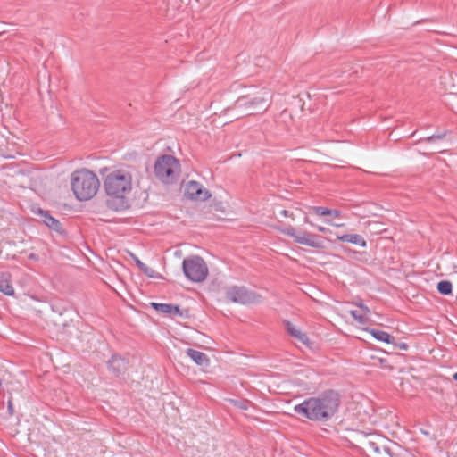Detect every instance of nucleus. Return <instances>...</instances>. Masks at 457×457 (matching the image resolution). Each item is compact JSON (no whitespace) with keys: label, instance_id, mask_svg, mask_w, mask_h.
<instances>
[{"label":"nucleus","instance_id":"obj_1","mask_svg":"<svg viewBox=\"0 0 457 457\" xmlns=\"http://www.w3.org/2000/svg\"><path fill=\"white\" fill-rule=\"evenodd\" d=\"M107 172L104 177V188L108 196L107 206L113 211H122L129 208L127 195L132 190V173L130 167H121L111 170L104 168L101 173Z\"/></svg>","mask_w":457,"mask_h":457},{"label":"nucleus","instance_id":"obj_2","mask_svg":"<svg viewBox=\"0 0 457 457\" xmlns=\"http://www.w3.org/2000/svg\"><path fill=\"white\" fill-rule=\"evenodd\" d=\"M341 404L338 392L328 389L316 397H310L302 403L295 406L294 411L298 415L312 421L326 422L337 411Z\"/></svg>","mask_w":457,"mask_h":457},{"label":"nucleus","instance_id":"obj_3","mask_svg":"<svg viewBox=\"0 0 457 457\" xmlns=\"http://www.w3.org/2000/svg\"><path fill=\"white\" fill-rule=\"evenodd\" d=\"M270 93L263 89L257 90L252 87L251 90L240 96L230 109L241 110L240 116H251L264 112L270 104Z\"/></svg>","mask_w":457,"mask_h":457},{"label":"nucleus","instance_id":"obj_4","mask_svg":"<svg viewBox=\"0 0 457 457\" xmlns=\"http://www.w3.org/2000/svg\"><path fill=\"white\" fill-rule=\"evenodd\" d=\"M100 187L97 176L88 169H80L71 174V189L79 201H87L96 195Z\"/></svg>","mask_w":457,"mask_h":457},{"label":"nucleus","instance_id":"obj_5","mask_svg":"<svg viewBox=\"0 0 457 457\" xmlns=\"http://www.w3.org/2000/svg\"><path fill=\"white\" fill-rule=\"evenodd\" d=\"M154 172L161 182L172 184L177 181L180 173L179 161L173 155L162 154L156 159Z\"/></svg>","mask_w":457,"mask_h":457},{"label":"nucleus","instance_id":"obj_6","mask_svg":"<svg viewBox=\"0 0 457 457\" xmlns=\"http://www.w3.org/2000/svg\"><path fill=\"white\" fill-rule=\"evenodd\" d=\"M182 270L184 275L193 282H202L208 275V267L204 259L198 255L184 259Z\"/></svg>","mask_w":457,"mask_h":457},{"label":"nucleus","instance_id":"obj_7","mask_svg":"<svg viewBox=\"0 0 457 457\" xmlns=\"http://www.w3.org/2000/svg\"><path fill=\"white\" fill-rule=\"evenodd\" d=\"M359 442L364 449L370 453L378 454L382 448L387 455V448H391V445H395L396 443L378 433H361Z\"/></svg>","mask_w":457,"mask_h":457},{"label":"nucleus","instance_id":"obj_8","mask_svg":"<svg viewBox=\"0 0 457 457\" xmlns=\"http://www.w3.org/2000/svg\"><path fill=\"white\" fill-rule=\"evenodd\" d=\"M281 232L292 237L297 244L318 249L324 247L323 237L319 235L307 231L297 232L296 229L292 226H288L287 228L281 229Z\"/></svg>","mask_w":457,"mask_h":457},{"label":"nucleus","instance_id":"obj_9","mask_svg":"<svg viewBox=\"0 0 457 457\" xmlns=\"http://www.w3.org/2000/svg\"><path fill=\"white\" fill-rule=\"evenodd\" d=\"M226 298L240 304H251L261 302V295L245 287L232 286L227 288Z\"/></svg>","mask_w":457,"mask_h":457},{"label":"nucleus","instance_id":"obj_10","mask_svg":"<svg viewBox=\"0 0 457 457\" xmlns=\"http://www.w3.org/2000/svg\"><path fill=\"white\" fill-rule=\"evenodd\" d=\"M106 366L113 377L117 378H124L128 371L129 360L120 354L114 353L107 361Z\"/></svg>","mask_w":457,"mask_h":457},{"label":"nucleus","instance_id":"obj_11","mask_svg":"<svg viewBox=\"0 0 457 457\" xmlns=\"http://www.w3.org/2000/svg\"><path fill=\"white\" fill-rule=\"evenodd\" d=\"M150 306L159 313L168 315L171 318L179 317H190L189 309H180L179 305L172 303H159L152 302Z\"/></svg>","mask_w":457,"mask_h":457},{"label":"nucleus","instance_id":"obj_12","mask_svg":"<svg viewBox=\"0 0 457 457\" xmlns=\"http://www.w3.org/2000/svg\"><path fill=\"white\" fill-rule=\"evenodd\" d=\"M185 194L191 200L205 201L211 196L209 191L203 189L202 185L196 181H189L186 185Z\"/></svg>","mask_w":457,"mask_h":457},{"label":"nucleus","instance_id":"obj_13","mask_svg":"<svg viewBox=\"0 0 457 457\" xmlns=\"http://www.w3.org/2000/svg\"><path fill=\"white\" fill-rule=\"evenodd\" d=\"M38 213L42 217L43 223L49 228L54 230L60 235L65 234V230L63 229L62 223L57 219L54 218L49 212L40 209Z\"/></svg>","mask_w":457,"mask_h":457},{"label":"nucleus","instance_id":"obj_14","mask_svg":"<svg viewBox=\"0 0 457 457\" xmlns=\"http://www.w3.org/2000/svg\"><path fill=\"white\" fill-rule=\"evenodd\" d=\"M283 323L289 336L297 339L298 341L306 345L310 344V339L308 336L305 333H303L297 328H295V327L289 320H284Z\"/></svg>","mask_w":457,"mask_h":457},{"label":"nucleus","instance_id":"obj_15","mask_svg":"<svg viewBox=\"0 0 457 457\" xmlns=\"http://www.w3.org/2000/svg\"><path fill=\"white\" fill-rule=\"evenodd\" d=\"M187 355L190 357L197 365L202 367H208L210 364V360L208 356L200 351L188 348L187 351Z\"/></svg>","mask_w":457,"mask_h":457},{"label":"nucleus","instance_id":"obj_16","mask_svg":"<svg viewBox=\"0 0 457 457\" xmlns=\"http://www.w3.org/2000/svg\"><path fill=\"white\" fill-rule=\"evenodd\" d=\"M337 238L339 241L352 243L361 247H365L367 245L365 239L358 234H345L342 236H337Z\"/></svg>","mask_w":457,"mask_h":457},{"label":"nucleus","instance_id":"obj_17","mask_svg":"<svg viewBox=\"0 0 457 457\" xmlns=\"http://www.w3.org/2000/svg\"><path fill=\"white\" fill-rule=\"evenodd\" d=\"M370 333L372 335L374 338H376L378 341L387 344L395 343V337L386 331L379 330L377 328H371L370 330Z\"/></svg>","mask_w":457,"mask_h":457},{"label":"nucleus","instance_id":"obj_18","mask_svg":"<svg viewBox=\"0 0 457 457\" xmlns=\"http://www.w3.org/2000/svg\"><path fill=\"white\" fill-rule=\"evenodd\" d=\"M391 448L388 449V456L389 457H410L411 453L404 447L395 443V445H391Z\"/></svg>","mask_w":457,"mask_h":457},{"label":"nucleus","instance_id":"obj_19","mask_svg":"<svg viewBox=\"0 0 457 457\" xmlns=\"http://www.w3.org/2000/svg\"><path fill=\"white\" fill-rule=\"evenodd\" d=\"M437 291L443 295H449L453 292V284L449 280H441L437 283Z\"/></svg>","mask_w":457,"mask_h":457},{"label":"nucleus","instance_id":"obj_20","mask_svg":"<svg viewBox=\"0 0 457 457\" xmlns=\"http://www.w3.org/2000/svg\"><path fill=\"white\" fill-rule=\"evenodd\" d=\"M0 292L6 295H12L14 294L12 286L9 280L4 278V276L0 277Z\"/></svg>","mask_w":457,"mask_h":457},{"label":"nucleus","instance_id":"obj_21","mask_svg":"<svg viewBox=\"0 0 457 457\" xmlns=\"http://www.w3.org/2000/svg\"><path fill=\"white\" fill-rule=\"evenodd\" d=\"M309 210L318 216H328L331 214V209L323 206H311Z\"/></svg>","mask_w":457,"mask_h":457},{"label":"nucleus","instance_id":"obj_22","mask_svg":"<svg viewBox=\"0 0 457 457\" xmlns=\"http://www.w3.org/2000/svg\"><path fill=\"white\" fill-rule=\"evenodd\" d=\"M231 403L233 405L238 409L241 410H247L249 406L253 405V403L247 400V399H241V400H231Z\"/></svg>","mask_w":457,"mask_h":457},{"label":"nucleus","instance_id":"obj_23","mask_svg":"<svg viewBox=\"0 0 457 457\" xmlns=\"http://www.w3.org/2000/svg\"><path fill=\"white\" fill-rule=\"evenodd\" d=\"M141 271L145 275L147 276L148 278H162V276L161 274H159L158 272H156L154 269L145 265L143 267V269L141 270Z\"/></svg>","mask_w":457,"mask_h":457},{"label":"nucleus","instance_id":"obj_24","mask_svg":"<svg viewBox=\"0 0 457 457\" xmlns=\"http://www.w3.org/2000/svg\"><path fill=\"white\" fill-rule=\"evenodd\" d=\"M446 134H447L446 131L439 132L437 134H434L432 136L424 137L420 141H425V142H428V143H433V142H436L437 140L444 139L445 137L446 136Z\"/></svg>","mask_w":457,"mask_h":457},{"label":"nucleus","instance_id":"obj_25","mask_svg":"<svg viewBox=\"0 0 457 457\" xmlns=\"http://www.w3.org/2000/svg\"><path fill=\"white\" fill-rule=\"evenodd\" d=\"M351 315L353 317L354 320H358L360 323L365 322V318L362 314L359 312L357 310L351 311Z\"/></svg>","mask_w":457,"mask_h":457},{"label":"nucleus","instance_id":"obj_26","mask_svg":"<svg viewBox=\"0 0 457 457\" xmlns=\"http://www.w3.org/2000/svg\"><path fill=\"white\" fill-rule=\"evenodd\" d=\"M391 344L394 345L395 348H397V349H400V350L406 351L409 348V345H408L407 343L397 342L395 338V343H391Z\"/></svg>","mask_w":457,"mask_h":457},{"label":"nucleus","instance_id":"obj_27","mask_svg":"<svg viewBox=\"0 0 457 457\" xmlns=\"http://www.w3.org/2000/svg\"><path fill=\"white\" fill-rule=\"evenodd\" d=\"M131 256H132L136 265L141 270L145 264L144 262H142L135 254L131 253Z\"/></svg>","mask_w":457,"mask_h":457},{"label":"nucleus","instance_id":"obj_28","mask_svg":"<svg viewBox=\"0 0 457 457\" xmlns=\"http://www.w3.org/2000/svg\"><path fill=\"white\" fill-rule=\"evenodd\" d=\"M378 362H379L380 366L383 367V368H387V369H390V370L393 369L392 366H390L388 364V361L386 359L378 358Z\"/></svg>","mask_w":457,"mask_h":457},{"label":"nucleus","instance_id":"obj_29","mask_svg":"<svg viewBox=\"0 0 457 457\" xmlns=\"http://www.w3.org/2000/svg\"><path fill=\"white\" fill-rule=\"evenodd\" d=\"M72 324V320H70V321H64L62 323V330L63 332L67 331V328Z\"/></svg>","mask_w":457,"mask_h":457},{"label":"nucleus","instance_id":"obj_30","mask_svg":"<svg viewBox=\"0 0 457 457\" xmlns=\"http://www.w3.org/2000/svg\"><path fill=\"white\" fill-rule=\"evenodd\" d=\"M8 413L11 416L13 415V413H14V409H13V405H12V400L8 401Z\"/></svg>","mask_w":457,"mask_h":457},{"label":"nucleus","instance_id":"obj_31","mask_svg":"<svg viewBox=\"0 0 457 457\" xmlns=\"http://www.w3.org/2000/svg\"><path fill=\"white\" fill-rule=\"evenodd\" d=\"M280 214H281L283 217H290V218H292V219H293V213H292V212H289V211H287V210H282V211L280 212Z\"/></svg>","mask_w":457,"mask_h":457},{"label":"nucleus","instance_id":"obj_32","mask_svg":"<svg viewBox=\"0 0 457 457\" xmlns=\"http://www.w3.org/2000/svg\"><path fill=\"white\" fill-rule=\"evenodd\" d=\"M341 214V212L337 210V209H331V214L330 215H333L334 217L337 218L339 217Z\"/></svg>","mask_w":457,"mask_h":457},{"label":"nucleus","instance_id":"obj_33","mask_svg":"<svg viewBox=\"0 0 457 457\" xmlns=\"http://www.w3.org/2000/svg\"><path fill=\"white\" fill-rule=\"evenodd\" d=\"M317 229H318V231L322 232V233H327L329 231L328 228H326L325 227H322V226H317Z\"/></svg>","mask_w":457,"mask_h":457},{"label":"nucleus","instance_id":"obj_34","mask_svg":"<svg viewBox=\"0 0 457 457\" xmlns=\"http://www.w3.org/2000/svg\"><path fill=\"white\" fill-rule=\"evenodd\" d=\"M29 259L37 261L38 260V256L36 253H31L29 254Z\"/></svg>","mask_w":457,"mask_h":457},{"label":"nucleus","instance_id":"obj_35","mask_svg":"<svg viewBox=\"0 0 457 457\" xmlns=\"http://www.w3.org/2000/svg\"><path fill=\"white\" fill-rule=\"evenodd\" d=\"M360 307L364 311L365 313L370 312V310L367 306H364L362 303L360 304Z\"/></svg>","mask_w":457,"mask_h":457},{"label":"nucleus","instance_id":"obj_36","mask_svg":"<svg viewBox=\"0 0 457 457\" xmlns=\"http://www.w3.org/2000/svg\"><path fill=\"white\" fill-rule=\"evenodd\" d=\"M304 221H305L306 223H309V224H311L312 226H313V224L309 220V217H308V216H305V217H304Z\"/></svg>","mask_w":457,"mask_h":457},{"label":"nucleus","instance_id":"obj_37","mask_svg":"<svg viewBox=\"0 0 457 457\" xmlns=\"http://www.w3.org/2000/svg\"><path fill=\"white\" fill-rule=\"evenodd\" d=\"M453 378L457 382V372L453 374Z\"/></svg>","mask_w":457,"mask_h":457},{"label":"nucleus","instance_id":"obj_38","mask_svg":"<svg viewBox=\"0 0 457 457\" xmlns=\"http://www.w3.org/2000/svg\"><path fill=\"white\" fill-rule=\"evenodd\" d=\"M285 115H286V112H281V113H280V115H279V119H280V118H283Z\"/></svg>","mask_w":457,"mask_h":457}]
</instances>
